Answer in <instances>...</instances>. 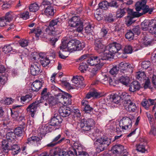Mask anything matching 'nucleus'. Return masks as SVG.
I'll use <instances>...</instances> for the list:
<instances>
[{
  "mask_svg": "<svg viewBox=\"0 0 156 156\" xmlns=\"http://www.w3.org/2000/svg\"><path fill=\"white\" fill-rule=\"evenodd\" d=\"M121 48V44L114 42L109 44L108 48L102 53L106 60L111 58L114 54H115Z\"/></svg>",
  "mask_w": 156,
  "mask_h": 156,
  "instance_id": "obj_1",
  "label": "nucleus"
},
{
  "mask_svg": "<svg viewBox=\"0 0 156 156\" xmlns=\"http://www.w3.org/2000/svg\"><path fill=\"white\" fill-rule=\"evenodd\" d=\"M110 140L107 137L103 136L97 139L94 143L98 153L104 151L110 144Z\"/></svg>",
  "mask_w": 156,
  "mask_h": 156,
  "instance_id": "obj_2",
  "label": "nucleus"
},
{
  "mask_svg": "<svg viewBox=\"0 0 156 156\" xmlns=\"http://www.w3.org/2000/svg\"><path fill=\"white\" fill-rule=\"evenodd\" d=\"M94 124V121L92 119H82L80 122V126L82 132L84 133L90 132L91 131V127Z\"/></svg>",
  "mask_w": 156,
  "mask_h": 156,
  "instance_id": "obj_3",
  "label": "nucleus"
},
{
  "mask_svg": "<svg viewBox=\"0 0 156 156\" xmlns=\"http://www.w3.org/2000/svg\"><path fill=\"white\" fill-rule=\"evenodd\" d=\"M69 26L72 27H76V31L81 32L83 29V24L80 19L76 16H73L69 20Z\"/></svg>",
  "mask_w": 156,
  "mask_h": 156,
  "instance_id": "obj_4",
  "label": "nucleus"
},
{
  "mask_svg": "<svg viewBox=\"0 0 156 156\" xmlns=\"http://www.w3.org/2000/svg\"><path fill=\"white\" fill-rule=\"evenodd\" d=\"M120 73L121 75H127L130 73L132 71V68L131 65L128 63L122 62L118 65Z\"/></svg>",
  "mask_w": 156,
  "mask_h": 156,
  "instance_id": "obj_5",
  "label": "nucleus"
},
{
  "mask_svg": "<svg viewBox=\"0 0 156 156\" xmlns=\"http://www.w3.org/2000/svg\"><path fill=\"white\" fill-rule=\"evenodd\" d=\"M101 60H106L102 54L99 56H92L89 58L87 60V63L90 65L92 66L95 65L97 66L98 65H101Z\"/></svg>",
  "mask_w": 156,
  "mask_h": 156,
  "instance_id": "obj_6",
  "label": "nucleus"
},
{
  "mask_svg": "<svg viewBox=\"0 0 156 156\" xmlns=\"http://www.w3.org/2000/svg\"><path fill=\"white\" fill-rule=\"evenodd\" d=\"M126 9L127 10L126 12L128 13V15L126 16V21L127 23V25L129 26L134 22L132 20L133 18L136 17H139L140 16L138 12H134L133 9L128 8H126Z\"/></svg>",
  "mask_w": 156,
  "mask_h": 156,
  "instance_id": "obj_7",
  "label": "nucleus"
},
{
  "mask_svg": "<svg viewBox=\"0 0 156 156\" xmlns=\"http://www.w3.org/2000/svg\"><path fill=\"white\" fill-rule=\"evenodd\" d=\"M131 119L129 117H123L120 121L119 126L122 129L127 130L130 129L132 127Z\"/></svg>",
  "mask_w": 156,
  "mask_h": 156,
  "instance_id": "obj_8",
  "label": "nucleus"
},
{
  "mask_svg": "<svg viewBox=\"0 0 156 156\" xmlns=\"http://www.w3.org/2000/svg\"><path fill=\"white\" fill-rule=\"evenodd\" d=\"M43 102L42 99H41L39 100L36 101L30 104L27 108V112H30L31 116L33 117L36 112L37 107L39 104Z\"/></svg>",
  "mask_w": 156,
  "mask_h": 156,
  "instance_id": "obj_9",
  "label": "nucleus"
},
{
  "mask_svg": "<svg viewBox=\"0 0 156 156\" xmlns=\"http://www.w3.org/2000/svg\"><path fill=\"white\" fill-rule=\"evenodd\" d=\"M84 80L83 78L81 76H73L72 81L74 83V87L75 88H81L85 87V84L83 83V81Z\"/></svg>",
  "mask_w": 156,
  "mask_h": 156,
  "instance_id": "obj_10",
  "label": "nucleus"
},
{
  "mask_svg": "<svg viewBox=\"0 0 156 156\" xmlns=\"http://www.w3.org/2000/svg\"><path fill=\"white\" fill-rule=\"evenodd\" d=\"M47 32L49 35L54 37L51 38L50 41V43L52 46L54 47L55 42L58 40L59 38V34L61 33V31L56 30L55 31Z\"/></svg>",
  "mask_w": 156,
  "mask_h": 156,
  "instance_id": "obj_11",
  "label": "nucleus"
},
{
  "mask_svg": "<svg viewBox=\"0 0 156 156\" xmlns=\"http://www.w3.org/2000/svg\"><path fill=\"white\" fill-rule=\"evenodd\" d=\"M139 8L138 9H136V6H135V9L137 12L140 11L141 9L143 10L142 12L139 13L140 16L148 12L149 14H151L154 9L153 8H149V6L146 4L143 5H139Z\"/></svg>",
  "mask_w": 156,
  "mask_h": 156,
  "instance_id": "obj_12",
  "label": "nucleus"
},
{
  "mask_svg": "<svg viewBox=\"0 0 156 156\" xmlns=\"http://www.w3.org/2000/svg\"><path fill=\"white\" fill-rule=\"evenodd\" d=\"M62 121V119L60 116L58 114H55L50 120L49 124L51 126L58 127L60 126Z\"/></svg>",
  "mask_w": 156,
  "mask_h": 156,
  "instance_id": "obj_13",
  "label": "nucleus"
},
{
  "mask_svg": "<svg viewBox=\"0 0 156 156\" xmlns=\"http://www.w3.org/2000/svg\"><path fill=\"white\" fill-rule=\"evenodd\" d=\"M61 25V20L58 18L55 20H52L49 22L48 26L46 29V32L55 31L57 29H55L54 26L57 25L58 26Z\"/></svg>",
  "mask_w": 156,
  "mask_h": 156,
  "instance_id": "obj_14",
  "label": "nucleus"
},
{
  "mask_svg": "<svg viewBox=\"0 0 156 156\" xmlns=\"http://www.w3.org/2000/svg\"><path fill=\"white\" fill-rule=\"evenodd\" d=\"M102 41L101 38H96L95 40V49L99 53L105 51V46L102 44Z\"/></svg>",
  "mask_w": 156,
  "mask_h": 156,
  "instance_id": "obj_15",
  "label": "nucleus"
},
{
  "mask_svg": "<svg viewBox=\"0 0 156 156\" xmlns=\"http://www.w3.org/2000/svg\"><path fill=\"white\" fill-rule=\"evenodd\" d=\"M73 110L69 107L64 106L59 109L58 112L60 116L65 117L72 114Z\"/></svg>",
  "mask_w": 156,
  "mask_h": 156,
  "instance_id": "obj_16",
  "label": "nucleus"
},
{
  "mask_svg": "<svg viewBox=\"0 0 156 156\" xmlns=\"http://www.w3.org/2000/svg\"><path fill=\"white\" fill-rule=\"evenodd\" d=\"M62 134H59L55 136L50 143L47 145L48 147H53L58 144H60L63 142L64 139L62 137Z\"/></svg>",
  "mask_w": 156,
  "mask_h": 156,
  "instance_id": "obj_17",
  "label": "nucleus"
},
{
  "mask_svg": "<svg viewBox=\"0 0 156 156\" xmlns=\"http://www.w3.org/2000/svg\"><path fill=\"white\" fill-rule=\"evenodd\" d=\"M111 150L113 154H121L122 155L126 152L124 149V146L120 144L116 145L113 146Z\"/></svg>",
  "mask_w": 156,
  "mask_h": 156,
  "instance_id": "obj_18",
  "label": "nucleus"
},
{
  "mask_svg": "<svg viewBox=\"0 0 156 156\" xmlns=\"http://www.w3.org/2000/svg\"><path fill=\"white\" fill-rule=\"evenodd\" d=\"M140 141H141L140 142L136 145V150L142 153L148 152L146 143L142 142V139L140 140Z\"/></svg>",
  "mask_w": 156,
  "mask_h": 156,
  "instance_id": "obj_19",
  "label": "nucleus"
},
{
  "mask_svg": "<svg viewBox=\"0 0 156 156\" xmlns=\"http://www.w3.org/2000/svg\"><path fill=\"white\" fill-rule=\"evenodd\" d=\"M66 153V151L62 150L58 147H56L54 150H51L49 151L50 156H55L58 155L59 156H65Z\"/></svg>",
  "mask_w": 156,
  "mask_h": 156,
  "instance_id": "obj_20",
  "label": "nucleus"
},
{
  "mask_svg": "<svg viewBox=\"0 0 156 156\" xmlns=\"http://www.w3.org/2000/svg\"><path fill=\"white\" fill-rule=\"evenodd\" d=\"M41 66L37 62L31 65L30 68L31 74L33 76L38 75L40 73Z\"/></svg>",
  "mask_w": 156,
  "mask_h": 156,
  "instance_id": "obj_21",
  "label": "nucleus"
},
{
  "mask_svg": "<svg viewBox=\"0 0 156 156\" xmlns=\"http://www.w3.org/2000/svg\"><path fill=\"white\" fill-rule=\"evenodd\" d=\"M73 151H74L75 155L76 156L82 153H83V148L81 144L79 143V141H76L73 144Z\"/></svg>",
  "mask_w": 156,
  "mask_h": 156,
  "instance_id": "obj_22",
  "label": "nucleus"
},
{
  "mask_svg": "<svg viewBox=\"0 0 156 156\" xmlns=\"http://www.w3.org/2000/svg\"><path fill=\"white\" fill-rule=\"evenodd\" d=\"M43 83L41 81L36 80L31 85L32 90L34 91H38L41 87Z\"/></svg>",
  "mask_w": 156,
  "mask_h": 156,
  "instance_id": "obj_23",
  "label": "nucleus"
},
{
  "mask_svg": "<svg viewBox=\"0 0 156 156\" xmlns=\"http://www.w3.org/2000/svg\"><path fill=\"white\" fill-rule=\"evenodd\" d=\"M140 84L137 81H134L132 82L129 86V90L131 92H134L139 90L140 88Z\"/></svg>",
  "mask_w": 156,
  "mask_h": 156,
  "instance_id": "obj_24",
  "label": "nucleus"
},
{
  "mask_svg": "<svg viewBox=\"0 0 156 156\" xmlns=\"http://www.w3.org/2000/svg\"><path fill=\"white\" fill-rule=\"evenodd\" d=\"M42 138H40L36 136H33L29 138H28L27 141L26 143L28 144H31L33 143H36L37 146L40 145L41 143V140Z\"/></svg>",
  "mask_w": 156,
  "mask_h": 156,
  "instance_id": "obj_25",
  "label": "nucleus"
},
{
  "mask_svg": "<svg viewBox=\"0 0 156 156\" xmlns=\"http://www.w3.org/2000/svg\"><path fill=\"white\" fill-rule=\"evenodd\" d=\"M81 104L83 108V111L87 113H89L92 112L93 108L90 107L88 104V102L87 101L85 100H83L81 101Z\"/></svg>",
  "mask_w": 156,
  "mask_h": 156,
  "instance_id": "obj_26",
  "label": "nucleus"
},
{
  "mask_svg": "<svg viewBox=\"0 0 156 156\" xmlns=\"http://www.w3.org/2000/svg\"><path fill=\"white\" fill-rule=\"evenodd\" d=\"M154 100L150 99H143L141 102V105L145 109L147 110L148 109L150 106L153 105L154 104Z\"/></svg>",
  "mask_w": 156,
  "mask_h": 156,
  "instance_id": "obj_27",
  "label": "nucleus"
},
{
  "mask_svg": "<svg viewBox=\"0 0 156 156\" xmlns=\"http://www.w3.org/2000/svg\"><path fill=\"white\" fill-rule=\"evenodd\" d=\"M153 20H145L143 22H142L141 24V27L142 29L144 30H147L148 27L151 28V23L153 22Z\"/></svg>",
  "mask_w": 156,
  "mask_h": 156,
  "instance_id": "obj_28",
  "label": "nucleus"
},
{
  "mask_svg": "<svg viewBox=\"0 0 156 156\" xmlns=\"http://www.w3.org/2000/svg\"><path fill=\"white\" fill-rule=\"evenodd\" d=\"M76 39H72L68 42L67 47H68V51H76Z\"/></svg>",
  "mask_w": 156,
  "mask_h": 156,
  "instance_id": "obj_29",
  "label": "nucleus"
},
{
  "mask_svg": "<svg viewBox=\"0 0 156 156\" xmlns=\"http://www.w3.org/2000/svg\"><path fill=\"white\" fill-rule=\"evenodd\" d=\"M65 96L64 97L63 102L62 104L64 105H67L71 104V98L72 96L67 93H65Z\"/></svg>",
  "mask_w": 156,
  "mask_h": 156,
  "instance_id": "obj_30",
  "label": "nucleus"
},
{
  "mask_svg": "<svg viewBox=\"0 0 156 156\" xmlns=\"http://www.w3.org/2000/svg\"><path fill=\"white\" fill-rule=\"evenodd\" d=\"M100 82L104 84H109L110 85H113L112 83V80L110 77L105 75L100 81Z\"/></svg>",
  "mask_w": 156,
  "mask_h": 156,
  "instance_id": "obj_31",
  "label": "nucleus"
},
{
  "mask_svg": "<svg viewBox=\"0 0 156 156\" xmlns=\"http://www.w3.org/2000/svg\"><path fill=\"white\" fill-rule=\"evenodd\" d=\"M103 65V63H101V65H98L97 66H95L92 68L90 73V77H93L97 73L98 70L101 69Z\"/></svg>",
  "mask_w": 156,
  "mask_h": 156,
  "instance_id": "obj_32",
  "label": "nucleus"
},
{
  "mask_svg": "<svg viewBox=\"0 0 156 156\" xmlns=\"http://www.w3.org/2000/svg\"><path fill=\"white\" fill-rule=\"evenodd\" d=\"M123 75L119 79V81L120 83H121L123 85L126 86H127L130 81V79L129 77L127 76Z\"/></svg>",
  "mask_w": 156,
  "mask_h": 156,
  "instance_id": "obj_33",
  "label": "nucleus"
},
{
  "mask_svg": "<svg viewBox=\"0 0 156 156\" xmlns=\"http://www.w3.org/2000/svg\"><path fill=\"white\" fill-rule=\"evenodd\" d=\"M44 12L46 15L53 16L54 15V9L51 5L46 6Z\"/></svg>",
  "mask_w": 156,
  "mask_h": 156,
  "instance_id": "obj_34",
  "label": "nucleus"
},
{
  "mask_svg": "<svg viewBox=\"0 0 156 156\" xmlns=\"http://www.w3.org/2000/svg\"><path fill=\"white\" fill-rule=\"evenodd\" d=\"M24 127L22 128L19 127L16 128L14 131L15 132V135L18 137H22L23 135V132L24 131Z\"/></svg>",
  "mask_w": 156,
  "mask_h": 156,
  "instance_id": "obj_35",
  "label": "nucleus"
},
{
  "mask_svg": "<svg viewBox=\"0 0 156 156\" xmlns=\"http://www.w3.org/2000/svg\"><path fill=\"white\" fill-rule=\"evenodd\" d=\"M10 150L13 151L12 153L14 155L17 154L20 151V148L17 144H13L10 146Z\"/></svg>",
  "mask_w": 156,
  "mask_h": 156,
  "instance_id": "obj_36",
  "label": "nucleus"
},
{
  "mask_svg": "<svg viewBox=\"0 0 156 156\" xmlns=\"http://www.w3.org/2000/svg\"><path fill=\"white\" fill-rule=\"evenodd\" d=\"M110 100L114 103L118 104L121 102V100L119 95L114 94L110 98Z\"/></svg>",
  "mask_w": 156,
  "mask_h": 156,
  "instance_id": "obj_37",
  "label": "nucleus"
},
{
  "mask_svg": "<svg viewBox=\"0 0 156 156\" xmlns=\"http://www.w3.org/2000/svg\"><path fill=\"white\" fill-rule=\"evenodd\" d=\"M76 51H80L82 50L85 47V44L84 42H81L79 41L76 39Z\"/></svg>",
  "mask_w": 156,
  "mask_h": 156,
  "instance_id": "obj_38",
  "label": "nucleus"
},
{
  "mask_svg": "<svg viewBox=\"0 0 156 156\" xmlns=\"http://www.w3.org/2000/svg\"><path fill=\"white\" fill-rule=\"evenodd\" d=\"M127 11L126 8H124L123 9H119L116 12V17L117 18L122 17L126 13Z\"/></svg>",
  "mask_w": 156,
  "mask_h": 156,
  "instance_id": "obj_39",
  "label": "nucleus"
},
{
  "mask_svg": "<svg viewBox=\"0 0 156 156\" xmlns=\"http://www.w3.org/2000/svg\"><path fill=\"white\" fill-rule=\"evenodd\" d=\"M12 13L11 12H7L5 16L0 18V20H3L4 19L5 20L6 22H9L13 19V17L11 14Z\"/></svg>",
  "mask_w": 156,
  "mask_h": 156,
  "instance_id": "obj_40",
  "label": "nucleus"
},
{
  "mask_svg": "<svg viewBox=\"0 0 156 156\" xmlns=\"http://www.w3.org/2000/svg\"><path fill=\"white\" fill-rule=\"evenodd\" d=\"M55 96L58 102L62 104V102H63L64 97L65 96V93L63 94V93H56L55 92Z\"/></svg>",
  "mask_w": 156,
  "mask_h": 156,
  "instance_id": "obj_41",
  "label": "nucleus"
},
{
  "mask_svg": "<svg viewBox=\"0 0 156 156\" xmlns=\"http://www.w3.org/2000/svg\"><path fill=\"white\" fill-rule=\"evenodd\" d=\"M151 27L150 28L149 32L152 34L156 35V20H153V22L151 23Z\"/></svg>",
  "mask_w": 156,
  "mask_h": 156,
  "instance_id": "obj_42",
  "label": "nucleus"
},
{
  "mask_svg": "<svg viewBox=\"0 0 156 156\" xmlns=\"http://www.w3.org/2000/svg\"><path fill=\"white\" fill-rule=\"evenodd\" d=\"M130 103V104L127 105L128 106H127L126 109L128 108L127 110L130 112H134L136 108V107L135 104L132 101Z\"/></svg>",
  "mask_w": 156,
  "mask_h": 156,
  "instance_id": "obj_43",
  "label": "nucleus"
},
{
  "mask_svg": "<svg viewBox=\"0 0 156 156\" xmlns=\"http://www.w3.org/2000/svg\"><path fill=\"white\" fill-rule=\"evenodd\" d=\"M99 6L101 9H106L109 6V3L106 1H104L99 3Z\"/></svg>",
  "mask_w": 156,
  "mask_h": 156,
  "instance_id": "obj_44",
  "label": "nucleus"
},
{
  "mask_svg": "<svg viewBox=\"0 0 156 156\" xmlns=\"http://www.w3.org/2000/svg\"><path fill=\"white\" fill-rule=\"evenodd\" d=\"M134 34L132 31L131 30H128L125 34V36L126 38L131 41L133 39L134 37Z\"/></svg>",
  "mask_w": 156,
  "mask_h": 156,
  "instance_id": "obj_45",
  "label": "nucleus"
},
{
  "mask_svg": "<svg viewBox=\"0 0 156 156\" xmlns=\"http://www.w3.org/2000/svg\"><path fill=\"white\" fill-rule=\"evenodd\" d=\"M40 62L43 67L47 66L50 62L49 60L47 58H42L40 60Z\"/></svg>",
  "mask_w": 156,
  "mask_h": 156,
  "instance_id": "obj_46",
  "label": "nucleus"
},
{
  "mask_svg": "<svg viewBox=\"0 0 156 156\" xmlns=\"http://www.w3.org/2000/svg\"><path fill=\"white\" fill-rule=\"evenodd\" d=\"M3 51L5 54L10 52L12 50V47L10 44L6 45L3 48Z\"/></svg>",
  "mask_w": 156,
  "mask_h": 156,
  "instance_id": "obj_47",
  "label": "nucleus"
},
{
  "mask_svg": "<svg viewBox=\"0 0 156 156\" xmlns=\"http://www.w3.org/2000/svg\"><path fill=\"white\" fill-rule=\"evenodd\" d=\"M67 42V41L66 40H64L62 42L59 47L60 50H62V51H68Z\"/></svg>",
  "mask_w": 156,
  "mask_h": 156,
  "instance_id": "obj_48",
  "label": "nucleus"
},
{
  "mask_svg": "<svg viewBox=\"0 0 156 156\" xmlns=\"http://www.w3.org/2000/svg\"><path fill=\"white\" fill-rule=\"evenodd\" d=\"M99 95V93L95 91L90 92L87 94L85 98L89 99L92 97H97Z\"/></svg>",
  "mask_w": 156,
  "mask_h": 156,
  "instance_id": "obj_49",
  "label": "nucleus"
},
{
  "mask_svg": "<svg viewBox=\"0 0 156 156\" xmlns=\"http://www.w3.org/2000/svg\"><path fill=\"white\" fill-rule=\"evenodd\" d=\"M39 9V7L36 3L31 4L29 7V9L30 12H35L37 11Z\"/></svg>",
  "mask_w": 156,
  "mask_h": 156,
  "instance_id": "obj_50",
  "label": "nucleus"
},
{
  "mask_svg": "<svg viewBox=\"0 0 156 156\" xmlns=\"http://www.w3.org/2000/svg\"><path fill=\"white\" fill-rule=\"evenodd\" d=\"M6 137L7 139L9 140H11L16 137V135L14 131L9 132L6 134Z\"/></svg>",
  "mask_w": 156,
  "mask_h": 156,
  "instance_id": "obj_51",
  "label": "nucleus"
},
{
  "mask_svg": "<svg viewBox=\"0 0 156 156\" xmlns=\"http://www.w3.org/2000/svg\"><path fill=\"white\" fill-rule=\"evenodd\" d=\"M42 33L41 29L39 27H37L31 30L30 32V34L34 33L35 36L37 37H38Z\"/></svg>",
  "mask_w": 156,
  "mask_h": 156,
  "instance_id": "obj_52",
  "label": "nucleus"
},
{
  "mask_svg": "<svg viewBox=\"0 0 156 156\" xmlns=\"http://www.w3.org/2000/svg\"><path fill=\"white\" fill-rule=\"evenodd\" d=\"M109 73L112 75L116 74L118 73H120V71L118 66H114L109 71Z\"/></svg>",
  "mask_w": 156,
  "mask_h": 156,
  "instance_id": "obj_53",
  "label": "nucleus"
},
{
  "mask_svg": "<svg viewBox=\"0 0 156 156\" xmlns=\"http://www.w3.org/2000/svg\"><path fill=\"white\" fill-rule=\"evenodd\" d=\"M88 68V66L86 63L82 62L80 64L79 69L82 73H84Z\"/></svg>",
  "mask_w": 156,
  "mask_h": 156,
  "instance_id": "obj_54",
  "label": "nucleus"
},
{
  "mask_svg": "<svg viewBox=\"0 0 156 156\" xmlns=\"http://www.w3.org/2000/svg\"><path fill=\"white\" fill-rule=\"evenodd\" d=\"M115 20V17L113 15L112 13L109 14L107 16L105 20L108 23H112Z\"/></svg>",
  "mask_w": 156,
  "mask_h": 156,
  "instance_id": "obj_55",
  "label": "nucleus"
},
{
  "mask_svg": "<svg viewBox=\"0 0 156 156\" xmlns=\"http://www.w3.org/2000/svg\"><path fill=\"white\" fill-rule=\"evenodd\" d=\"M130 96L128 95L127 97H126L122 101V103L125 107H127L128 106L127 105L130 104V103H131V102H132L130 99Z\"/></svg>",
  "mask_w": 156,
  "mask_h": 156,
  "instance_id": "obj_56",
  "label": "nucleus"
},
{
  "mask_svg": "<svg viewBox=\"0 0 156 156\" xmlns=\"http://www.w3.org/2000/svg\"><path fill=\"white\" fill-rule=\"evenodd\" d=\"M146 77L145 73L144 72H139L137 73L136 75V78L139 80H141L144 79Z\"/></svg>",
  "mask_w": 156,
  "mask_h": 156,
  "instance_id": "obj_57",
  "label": "nucleus"
},
{
  "mask_svg": "<svg viewBox=\"0 0 156 156\" xmlns=\"http://www.w3.org/2000/svg\"><path fill=\"white\" fill-rule=\"evenodd\" d=\"M19 124L22 127H25V119L24 116H20L18 118Z\"/></svg>",
  "mask_w": 156,
  "mask_h": 156,
  "instance_id": "obj_58",
  "label": "nucleus"
},
{
  "mask_svg": "<svg viewBox=\"0 0 156 156\" xmlns=\"http://www.w3.org/2000/svg\"><path fill=\"white\" fill-rule=\"evenodd\" d=\"M48 98V97H47V99L46 100L49 106H52L55 105L56 103L55 100L53 98Z\"/></svg>",
  "mask_w": 156,
  "mask_h": 156,
  "instance_id": "obj_59",
  "label": "nucleus"
},
{
  "mask_svg": "<svg viewBox=\"0 0 156 156\" xmlns=\"http://www.w3.org/2000/svg\"><path fill=\"white\" fill-rule=\"evenodd\" d=\"M41 98L43 100H46L47 97H48V95L47 94V88H44L41 93Z\"/></svg>",
  "mask_w": 156,
  "mask_h": 156,
  "instance_id": "obj_60",
  "label": "nucleus"
},
{
  "mask_svg": "<svg viewBox=\"0 0 156 156\" xmlns=\"http://www.w3.org/2000/svg\"><path fill=\"white\" fill-rule=\"evenodd\" d=\"M134 34L139 35L140 33V27L139 26H135L132 30Z\"/></svg>",
  "mask_w": 156,
  "mask_h": 156,
  "instance_id": "obj_61",
  "label": "nucleus"
},
{
  "mask_svg": "<svg viewBox=\"0 0 156 156\" xmlns=\"http://www.w3.org/2000/svg\"><path fill=\"white\" fill-rule=\"evenodd\" d=\"M131 45H128L125 46L124 49V52L127 54L131 53L133 51Z\"/></svg>",
  "mask_w": 156,
  "mask_h": 156,
  "instance_id": "obj_62",
  "label": "nucleus"
},
{
  "mask_svg": "<svg viewBox=\"0 0 156 156\" xmlns=\"http://www.w3.org/2000/svg\"><path fill=\"white\" fill-rule=\"evenodd\" d=\"M147 2V0H140V1H139L136 2L135 4V6H136V9H138L139 5H145Z\"/></svg>",
  "mask_w": 156,
  "mask_h": 156,
  "instance_id": "obj_63",
  "label": "nucleus"
},
{
  "mask_svg": "<svg viewBox=\"0 0 156 156\" xmlns=\"http://www.w3.org/2000/svg\"><path fill=\"white\" fill-rule=\"evenodd\" d=\"M10 145L9 143H7L5 145H4L3 144L2 149L3 151L5 153H8L9 151L10 150V147L9 146V145Z\"/></svg>",
  "mask_w": 156,
  "mask_h": 156,
  "instance_id": "obj_64",
  "label": "nucleus"
}]
</instances>
